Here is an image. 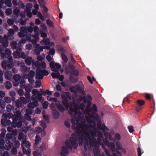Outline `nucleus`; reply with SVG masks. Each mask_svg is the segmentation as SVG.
<instances>
[{
    "mask_svg": "<svg viewBox=\"0 0 156 156\" xmlns=\"http://www.w3.org/2000/svg\"><path fill=\"white\" fill-rule=\"evenodd\" d=\"M80 120L79 118L74 117L71 119V122L73 124L71 127L75 130V133L76 134V132L81 133L85 129V128H87L88 125L84 123L80 122Z\"/></svg>",
    "mask_w": 156,
    "mask_h": 156,
    "instance_id": "f257e3e1",
    "label": "nucleus"
},
{
    "mask_svg": "<svg viewBox=\"0 0 156 156\" xmlns=\"http://www.w3.org/2000/svg\"><path fill=\"white\" fill-rule=\"evenodd\" d=\"M69 140H67L66 141L65 144L67 147L70 150H72L73 147L76 149L78 147L77 140H79V137H77L78 136L76 134L74 133L72 134Z\"/></svg>",
    "mask_w": 156,
    "mask_h": 156,
    "instance_id": "f03ea898",
    "label": "nucleus"
},
{
    "mask_svg": "<svg viewBox=\"0 0 156 156\" xmlns=\"http://www.w3.org/2000/svg\"><path fill=\"white\" fill-rule=\"evenodd\" d=\"M85 129L83 130L80 135H83V140H84V149H87V146L88 145L89 142V139L91 138L90 136V133L91 134V130L90 128L88 126L87 128H85Z\"/></svg>",
    "mask_w": 156,
    "mask_h": 156,
    "instance_id": "7ed1b4c3",
    "label": "nucleus"
},
{
    "mask_svg": "<svg viewBox=\"0 0 156 156\" xmlns=\"http://www.w3.org/2000/svg\"><path fill=\"white\" fill-rule=\"evenodd\" d=\"M49 74L48 71L45 69H41L40 68H37L36 70V79L42 80L44 77V76H47Z\"/></svg>",
    "mask_w": 156,
    "mask_h": 156,
    "instance_id": "20e7f679",
    "label": "nucleus"
},
{
    "mask_svg": "<svg viewBox=\"0 0 156 156\" xmlns=\"http://www.w3.org/2000/svg\"><path fill=\"white\" fill-rule=\"evenodd\" d=\"M85 118L87 122H90L91 123L95 125V121L99 120V116L98 114L95 113L90 114L88 116H85Z\"/></svg>",
    "mask_w": 156,
    "mask_h": 156,
    "instance_id": "39448f33",
    "label": "nucleus"
},
{
    "mask_svg": "<svg viewBox=\"0 0 156 156\" xmlns=\"http://www.w3.org/2000/svg\"><path fill=\"white\" fill-rule=\"evenodd\" d=\"M91 134L92 136L91 138L89 139V144L90 146L92 147L98 148L99 145L97 141V140L94 138V136H96V134L95 132L91 131Z\"/></svg>",
    "mask_w": 156,
    "mask_h": 156,
    "instance_id": "423d86ee",
    "label": "nucleus"
},
{
    "mask_svg": "<svg viewBox=\"0 0 156 156\" xmlns=\"http://www.w3.org/2000/svg\"><path fill=\"white\" fill-rule=\"evenodd\" d=\"M98 111V108L95 104L93 105L92 106L90 107L88 109L86 110V113L88 115L90 114L95 113Z\"/></svg>",
    "mask_w": 156,
    "mask_h": 156,
    "instance_id": "0eeeda50",
    "label": "nucleus"
},
{
    "mask_svg": "<svg viewBox=\"0 0 156 156\" xmlns=\"http://www.w3.org/2000/svg\"><path fill=\"white\" fill-rule=\"evenodd\" d=\"M145 104V101L139 99L137 101L136 103V106H135V110L137 112H139L140 110L141 109V106H142Z\"/></svg>",
    "mask_w": 156,
    "mask_h": 156,
    "instance_id": "6e6552de",
    "label": "nucleus"
},
{
    "mask_svg": "<svg viewBox=\"0 0 156 156\" xmlns=\"http://www.w3.org/2000/svg\"><path fill=\"white\" fill-rule=\"evenodd\" d=\"M35 49L34 51L36 55H40V52L42 51L44 49L43 46H41L38 44H37L35 46Z\"/></svg>",
    "mask_w": 156,
    "mask_h": 156,
    "instance_id": "1a4fd4ad",
    "label": "nucleus"
},
{
    "mask_svg": "<svg viewBox=\"0 0 156 156\" xmlns=\"http://www.w3.org/2000/svg\"><path fill=\"white\" fill-rule=\"evenodd\" d=\"M76 90V92L79 93H84V86L83 84L76 85L74 87Z\"/></svg>",
    "mask_w": 156,
    "mask_h": 156,
    "instance_id": "9d476101",
    "label": "nucleus"
},
{
    "mask_svg": "<svg viewBox=\"0 0 156 156\" xmlns=\"http://www.w3.org/2000/svg\"><path fill=\"white\" fill-rule=\"evenodd\" d=\"M81 100L83 101V103L86 104L87 102H91L92 100V98L91 95L88 94L87 95L86 97L83 96L80 97Z\"/></svg>",
    "mask_w": 156,
    "mask_h": 156,
    "instance_id": "9b49d317",
    "label": "nucleus"
},
{
    "mask_svg": "<svg viewBox=\"0 0 156 156\" xmlns=\"http://www.w3.org/2000/svg\"><path fill=\"white\" fill-rule=\"evenodd\" d=\"M38 1L41 7L43 8L44 10V12H47L48 9L45 6V1L44 0H38Z\"/></svg>",
    "mask_w": 156,
    "mask_h": 156,
    "instance_id": "f8f14e48",
    "label": "nucleus"
},
{
    "mask_svg": "<svg viewBox=\"0 0 156 156\" xmlns=\"http://www.w3.org/2000/svg\"><path fill=\"white\" fill-rule=\"evenodd\" d=\"M105 141L106 144L108 147H110L112 151H115V147L114 143L113 142H109L108 140L106 139Z\"/></svg>",
    "mask_w": 156,
    "mask_h": 156,
    "instance_id": "ddd939ff",
    "label": "nucleus"
},
{
    "mask_svg": "<svg viewBox=\"0 0 156 156\" xmlns=\"http://www.w3.org/2000/svg\"><path fill=\"white\" fill-rule=\"evenodd\" d=\"M1 123L2 125L5 126H9L11 125V121L7 118L6 119H2L1 120Z\"/></svg>",
    "mask_w": 156,
    "mask_h": 156,
    "instance_id": "4468645a",
    "label": "nucleus"
},
{
    "mask_svg": "<svg viewBox=\"0 0 156 156\" xmlns=\"http://www.w3.org/2000/svg\"><path fill=\"white\" fill-rule=\"evenodd\" d=\"M39 105L38 101L37 100L34 101L30 102L28 105V107L30 108H34L35 107L38 106Z\"/></svg>",
    "mask_w": 156,
    "mask_h": 156,
    "instance_id": "2eb2a0df",
    "label": "nucleus"
},
{
    "mask_svg": "<svg viewBox=\"0 0 156 156\" xmlns=\"http://www.w3.org/2000/svg\"><path fill=\"white\" fill-rule=\"evenodd\" d=\"M79 109V107H75L73 112L74 113V115H72V119L74 117H76V116L77 115H78V117L77 118H79L80 119L81 117L80 113V112L78 110Z\"/></svg>",
    "mask_w": 156,
    "mask_h": 156,
    "instance_id": "dca6fc26",
    "label": "nucleus"
},
{
    "mask_svg": "<svg viewBox=\"0 0 156 156\" xmlns=\"http://www.w3.org/2000/svg\"><path fill=\"white\" fill-rule=\"evenodd\" d=\"M13 123H12L13 126L14 127H17L18 128H20L22 125V122L21 121L16 120L13 121Z\"/></svg>",
    "mask_w": 156,
    "mask_h": 156,
    "instance_id": "f3484780",
    "label": "nucleus"
},
{
    "mask_svg": "<svg viewBox=\"0 0 156 156\" xmlns=\"http://www.w3.org/2000/svg\"><path fill=\"white\" fill-rule=\"evenodd\" d=\"M76 135L79 137V144L80 146H82L83 145V135H80V133H79L76 132Z\"/></svg>",
    "mask_w": 156,
    "mask_h": 156,
    "instance_id": "a211bd4d",
    "label": "nucleus"
},
{
    "mask_svg": "<svg viewBox=\"0 0 156 156\" xmlns=\"http://www.w3.org/2000/svg\"><path fill=\"white\" fill-rule=\"evenodd\" d=\"M56 106L60 112H64L65 108L63 106L60 104L59 101H58V102L56 103Z\"/></svg>",
    "mask_w": 156,
    "mask_h": 156,
    "instance_id": "6ab92c4d",
    "label": "nucleus"
},
{
    "mask_svg": "<svg viewBox=\"0 0 156 156\" xmlns=\"http://www.w3.org/2000/svg\"><path fill=\"white\" fill-rule=\"evenodd\" d=\"M41 139L40 136L38 135H37L36 136V139L35 140V143L34 144V146L35 147H37L38 144L41 142Z\"/></svg>",
    "mask_w": 156,
    "mask_h": 156,
    "instance_id": "aec40b11",
    "label": "nucleus"
},
{
    "mask_svg": "<svg viewBox=\"0 0 156 156\" xmlns=\"http://www.w3.org/2000/svg\"><path fill=\"white\" fill-rule=\"evenodd\" d=\"M12 72L7 71L5 73V78L8 80H10L12 78Z\"/></svg>",
    "mask_w": 156,
    "mask_h": 156,
    "instance_id": "412c9836",
    "label": "nucleus"
},
{
    "mask_svg": "<svg viewBox=\"0 0 156 156\" xmlns=\"http://www.w3.org/2000/svg\"><path fill=\"white\" fill-rule=\"evenodd\" d=\"M33 62H34V60H33L32 58L30 57H29L25 59L26 63L29 66L31 65L32 63L33 64Z\"/></svg>",
    "mask_w": 156,
    "mask_h": 156,
    "instance_id": "4be33fe9",
    "label": "nucleus"
},
{
    "mask_svg": "<svg viewBox=\"0 0 156 156\" xmlns=\"http://www.w3.org/2000/svg\"><path fill=\"white\" fill-rule=\"evenodd\" d=\"M15 104L17 108H23L24 106L21 101L19 100H17L15 102Z\"/></svg>",
    "mask_w": 156,
    "mask_h": 156,
    "instance_id": "5701e85b",
    "label": "nucleus"
},
{
    "mask_svg": "<svg viewBox=\"0 0 156 156\" xmlns=\"http://www.w3.org/2000/svg\"><path fill=\"white\" fill-rule=\"evenodd\" d=\"M20 10L17 7L15 8L13 10V14L15 15L16 18V19H17L18 16L20 15Z\"/></svg>",
    "mask_w": 156,
    "mask_h": 156,
    "instance_id": "b1692460",
    "label": "nucleus"
},
{
    "mask_svg": "<svg viewBox=\"0 0 156 156\" xmlns=\"http://www.w3.org/2000/svg\"><path fill=\"white\" fill-rule=\"evenodd\" d=\"M23 144H25L26 147H29L30 146V143L27 141L25 137L22 139V145Z\"/></svg>",
    "mask_w": 156,
    "mask_h": 156,
    "instance_id": "393cba45",
    "label": "nucleus"
},
{
    "mask_svg": "<svg viewBox=\"0 0 156 156\" xmlns=\"http://www.w3.org/2000/svg\"><path fill=\"white\" fill-rule=\"evenodd\" d=\"M52 116L55 119H57L59 116V113L56 110H53L52 111Z\"/></svg>",
    "mask_w": 156,
    "mask_h": 156,
    "instance_id": "a878e982",
    "label": "nucleus"
},
{
    "mask_svg": "<svg viewBox=\"0 0 156 156\" xmlns=\"http://www.w3.org/2000/svg\"><path fill=\"white\" fill-rule=\"evenodd\" d=\"M6 132V130L4 129H2L1 130V133L0 134V139H4Z\"/></svg>",
    "mask_w": 156,
    "mask_h": 156,
    "instance_id": "bb28decb",
    "label": "nucleus"
},
{
    "mask_svg": "<svg viewBox=\"0 0 156 156\" xmlns=\"http://www.w3.org/2000/svg\"><path fill=\"white\" fill-rule=\"evenodd\" d=\"M50 67L52 69V70L55 72H57L58 71L57 69L55 68V66L54 62H51L50 63Z\"/></svg>",
    "mask_w": 156,
    "mask_h": 156,
    "instance_id": "cd10ccee",
    "label": "nucleus"
},
{
    "mask_svg": "<svg viewBox=\"0 0 156 156\" xmlns=\"http://www.w3.org/2000/svg\"><path fill=\"white\" fill-rule=\"evenodd\" d=\"M14 66V64L12 61H9L7 63V69H11Z\"/></svg>",
    "mask_w": 156,
    "mask_h": 156,
    "instance_id": "c85d7f7f",
    "label": "nucleus"
},
{
    "mask_svg": "<svg viewBox=\"0 0 156 156\" xmlns=\"http://www.w3.org/2000/svg\"><path fill=\"white\" fill-rule=\"evenodd\" d=\"M46 22L48 26L50 27H54V25L52 21H51L50 19H47L46 20Z\"/></svg>",
    "mask_w": 156,
    "mask_h": 156,
    "instance_id": "c756f323",
    "label": "nucleus"
},
{
    "mask_svg": "<svg viewBox=\"0 0 156 156\" xmlns=\"http://www.w3.org/2000/svg\"><path fill=\"white\" fill-rule=\"evenodd\" d=\"M69 79L71 82L73 83H75L78 81V79L76 77H74L72 75L70 76Z\"/></svg>",
    "mask_w": 156,
    "mask_h": 156,
    "instance_id": "7c9ffc66",
    "label": "nucleus"
},
{
    "mask_svg": "<svg viewBox=\"0 0 156 156\" xmlns=\"http://www.w3.org/2000/svg\"><path fill=\"white\" fill-rule=\"evenodd\" d=\"M13 79L14 80L20 81L21 79V77L20 75L16 74L13 76Z\"/></svg>",
    "mask_w": 156,
    "mask_h": 156,
    "instance_id": "2f4dec72",
    "label": "nucleus"
},
{
    "mask_svg": "<svg viewBox=\"0 0 156 156\" xmlns=\"http://www.w3.org/2000/svg\"><path fill=\"white\" fill-rule=\"evenodd\" d=\"M37 99L39 101L42 102L44 101V98L42 97V94L39 92L37 95Z\"/></svg>",
    "mask_w": 156,
    "mask_h": 156,
    "instance_id": "473e14b6",
    "label": "nucleus"
},
{
    "mask_svg": "<svg viewBox=\"0 0 156 156\" xmlns=\"http://www.w3.org/2000/svg\"><path fill=\"white\" fill-rule=\"evenodd\" d=\"M68 72L71 74H73L76 76H78L79 74L78 70L76 69L73 70L68 71Z\"/></svg>",
    "mask_w": 156,
    "mask_h": 156,
    "instance_id": "72a5a7b5",
    "label": "nucleus"
},
{
    "mask_svg": "<svg viewBox=\"0 0 156 156\" xmlns=\"http://www.w3.org/2000/svg\"><path fill=\"white\" fill-rule=\"evenodd\" d=\"M12 147L11 144L9 143H7L5 144L4 147V149L7 150H9Z\"/></svg>",
    "mask_w": 156,
    "mask_h": 156,
    "instance_id": "f704fd0d",
    "label": "nucleus"
},
{
    "mask_svg": "<svg viewBox=\"0 0 156 156\" xmlns=\"http://www.w3.org/2000/svg\"><path fill=\"white\" fill-rule=\"evenodd\" d=\"M68 148H67L65 146L62 147V148L61 150L62 152H64L65 154H69V150Z\"/></svg>",
    "mask_w": 156,
    "mask_h": 156,
    "instance_id": "c9c22d12",
    "label": "nucleus"
},
{
    "mask_svg": "<svg viewBox=\"0 0 156 156\" xmlns=\"http://www.w3.org/2000/svg\"><path fill=\"white\" fill-rule=\"evenodd\" d=\"M20 86L22 88H24L25 86V81L24 79L22 78L20 79Z\"/></svg>",
    "mask_w": 156,
    "mask_h": 156,
    "instance_id": "e433bc0d",
    "label": "nucleus"
},
{
    "mask_svg": "<svg viewBox=\"0 0 156 156\" xmlns=\"http://www.w3.org/2000/svg\"><path fill=\"white\" fill-rule=\"evenodd\" d=\"M62 103L64 106L65 107L68 108L69 107V105L68 102V99L66 100L64 99V100L62 101Z\"/></svg>",
    "mask_w": 156,
    "mask_h": 156,
    "instance_id": "4c0bfd02",
    "label": "nucleus"
},
{
    "mask_svg": "<svg viewBox=\"0 0 156 156\" xmlns=\"http://www.w3.org/2000/svg\"><path fill=\"white\" fill-rule=\"evenodd\" d=\"M51 75L54 79L56 78H58L59 77V76H60V73L58 72L57 73H51Z\"/></svg>",
    "mask_w": 156,
    "mask_h": 156,
    "instance_id": "58836bf2",
    "label": "nucleus"
},
{
    "mask_svg": "<svg viewBox=\"0 0 156 156\" xmlns=\"http://www.w3.org/2000/svg\"><path fill=\"white\" fill-rule=\"evenodd\" d=\"M11 46L13 49H16L17 47V43L16 41H13L11 43Z\"/></svg>",
    "mask_w": 156,
    "mask_h": 156,
    "instance_id": "ea45409f",
    "label": "nucleus"
},
{
    "mask_svg": "<svg viewBox=\"0 0 156 156\" xmlns=\"http://www.w3.org/2000/svg\"><path fill=\"white\" fill-rule=\"evenodd\" d=\"M61 55L63 60L66 63L68 61V59L67 57L64 53H61Z\"/></svg>",
    "mask_w": 156,
    "mask_h": 156,
    "instance_id": "a19ab883",
    "label": "nucleus"
},
{
    "mask_svg": "<svg viewBox=\"0 0 156 156\" xmlns=\"http://www.w3.org/2000/svg\"><path fill=\"white\" fill-rule=\"evenodd\" d=\"M20 54L19 52L16 51L14 52L13 53L14 58H16L20 57Z\"/></svg>",
    "mask_w": 156,
    "mask_h": 156,
    "instance_id": "79ce46f5",
    "label": "nucleus"
},
{
    "mask_svg": "<svg viewBox=\"0 0 156 156\" xmlns=\"http://www.w3.org/2000/svg\"><path fill=\"white\" fill-rule=\"evenodd\" d=\"M20 31L23 33H25V34L27 33V29L25 27H21L20 29Z\"/></svg>",
    "mask_w": 156,
    "mask_h": 156,
    "instance_id": "37998d69",
    "label": "nucleus"
},
{
    "mask_svg": "<svg viewBox=\"0 0 156 156\" xmlns=\"http://www.w3.org/2000/svg\"><path fill=\"white\" fill-rule=\"evenodd\" d=\"M2 66L4 69L7 68V62L6 61H3L2 63Z\"/></svg>",
    "mask_w": 156,
    "mask_h": 156,
    "instance_id": "c03bdc74",
    "label": "nucleus"
},
{
    "mask_svg": "<svg viewBox=\"0 0 156 156\" xmlns=\"http://www.w3.org/2000/svg\"><path fill=\"white\" fill-rule=\"evenodd\" d=\"M35 74V72L32 70H31L28 73L27 76L28 77H33Z\"/></svg>",
    "mask_w": 156,
    "mask_h": 156,
    "instance_id": "a18cd8bd",
    "label": "nucleus"
},
{
    "mask_svg": "<svg viewBox=\"0 0 156 156\" xmlns=\"http://www.w3.org/2000/svg\"><path fill=\"white\" fill-rule=\"evenodd\" d=\"M12 87V84L9 81L6 82L5 87L8 89H9Z\"/></svg>",
    "mask_w": 156,
    "mask_h": 156,
    "instance_id": "49530a36",
    "label": "nucleus"
},
{
    "mask_svg": "<svg viewBox=\"0 0 156 156\" xmlns=\"http://www.w3.org/2000/svg\"><path fill=\"white\" fill-rule=\"evenodd\" d=\"M48 103L47 101H44L42 105L43 108L45 109H47L48 107Z\"/></svg>",
    "mask_w": 156,
    "mask_h": 156,
    "instance_id": "de8ad7c7",
    "label": "nucleus"
},
{
    "mask_svg": "<svg viewBox=\"0 0 156 156\" xmlns=\"http://www.w3.org/2000/svg\"><path fill=\"white\" fill-rule=\"evenodd\" d=\"M25 36L27 41H29L31 40V34H26Z\"/></svg>",
    "mask_w": 156,
    "mask_h": 156,
    "instance_id": "09e8293b",
    "label": "nucleus"
},
{
    "mask_svg": "<svg viewBox=\"0 0 156 156\" xmlns=\"http://www.w3.org/2000/svg\"><path fill=\"white\" fill-rule=\"evenodd\" d=\"M5 3V4L8 6L10 7L12 6V4L11 0H6Z\"/></svg>",
    "mask_w": 156,
    "mask_h": 156,
    "instance_id": "8fccbe9b",
    "label": "nucleus"
},
{
    "mask_svg": "<svg viewBox=\"0 0 156 156\" xmlns=\"http://www.w3.org/2000/svg\"><path fill=\"white\" fill-rule=\"evenodd\" d=\"M5 13L7 15H11L12 13V10L11 8H8L6 9Z\"/></svg>",
    "mask_w": 156,
    "mask_h": 156,
    "instance_id": "3c124183",
    "label": "nucleus"
},
{
    "mask_svg": "<svg viewBox=\"0 0 156 156\" xmlns=\"http://www.w3.org/2000/svg\"><path fill=\"white\" fill-rule=\"evenodd\" d=\"M34 31L35 33H36V34H39V28L37 26H34Z\"/></svg>",
    "mask_w": 156,
    "mask_h": 156,
    "instance_id": "603ef678",
    "label": "nucleus"
},
{
    "mask_svg": "<svg viewBox=\"0 0 156 156\" xmlns=\"http://www.w3.org/2000/svg\"><path fill=\"white\" fill-rule=\"evenodd\" d=\"M4 99L5 102L7 103H10L11 102V99L9 97H5Z\"/></svg>",
    "mask_w": 156,
    "mask_h": 156,
    "instance_id": "864d4df0",
    "label": "nucleus"
},
{
    "mask_svg": "<svg viewBox=\"0 0 156 156\" xmlns=\"http://www.w3.org/2000/svg\"><path fill=\"white\" fill-rule=\"evenodd\" d=\"M128 129L129 132L130 133H132L134 131V129L133 126H129L128 127Z\"/></svg>",
    "mask_w": 156,
    "mask_h": 156,
    "instance_id": "5fc2aeb1",
    "label": "nucleus"
},
{
    "mask_svg": "<svg viewBox=\"0 0 156 156\" xmlns=\"http://www.w3.org/2000/svg\"><path fill=\"white\" fill-rule=\"evenodd\" d=\"M39 67H41L43 69H45L46 68V64L44 62H40Z\"/></svg>",
    "mask_w": 156,
    "mask_h": 156,
    "instance_id": "6e6d98bb",
    "label": "nucleus"
},
{
    "mask_svg": "<svg viewBox=\"0 0 156 156\" xmlns=\"http://www.w3.org/2000/svg\"><path fill=\"white\" fill-rule=\"evenodd\" d=\"M115 137L116 140H119L121 139V136L120 134L118 133H116L115 135Z\"/></svg>",
    "mask_w": 156,
    "mask_h": 156,
    "instance_id": "4d7b16f0",
    "label": "nucleus"
},
{
    "mask_svg": "<svg viewBox=\"0 0 156 156\" xmlns=\"http://www.w3.org/2000/svg\"><path fill=\"white\" fill-rule=\"evenodd\" d=\"M25 136L23 133H20L19 135L18 139L19 140L22 139L24 138Z\"/></svg>",
    "mask_w": 156,
    "mask_h": 156,
    "instance_id": "13d9d810",
    "label": "nucleus"
},
{
    "mask_svg": "<svg viewBox=\"0 0 156 156\" xmlns=\"http://www.w3.org/2000/svg\"><path fill=\"white\" fill-rule=\"evenodd\" d=\"M32 48V45L31 44H28L26 45V49L30 51L31 50Z\"/></svg>",
    "mask_w": 156,
    "mask_h": 156,
    "instance_id": "bf43d9fd",
    "label": "nucleus"
},
{
    "mask_svg": "<svg viewBox=\"0 0 156 156\" xmlns=\"http://www.w3.org/2000/svg\"><path fill=\"white\" fill-rule=\"evenodd\" d=\"M2 43L4 48H6L8 46V41H4Z\"/></svg>",
    "mask_w": 156,
    "mask_h": 156,
    "instance_id": "052dcab7",
    "label": "nucleus"
},
{
    "mask_svg": "<svg viewBox=\"0 0 156 156\" xmlns=\"http://www.w3.org/2000/svg\"><path fill=\"white\" fill-rule=\"evenodd\" d=\"M42 129L40 127L36 128L35 131L37 133H39L42 131Z\"/></svg>",
    "mask_w": 156,
    "mask_h": 156,
    "instance_id": "680f3d73",
    "label": "nucleus"
},
{
    "mask_svg": "<svg viewBox=\"0 0 156 156\" xmlns=\"http://www.w3.org/2000/svg\"><path fill=\"white\" fill-rule=\"evenodd\" d=\"M7 22L9 26H11L14 23V21L11 19H9Z\"/></svg>",
    "mask_w": 156,
    "mask_h": 156,
    "instance_id": "e2e57ef3",
    "label": "nucleus"
},
{
    "mask_svg": "<svg viewBox=\"0 0 156 156\" xmlns=\"http://www.w3.org/2000/svg\"><path fill=\"white\" fill-rule=\"evenodd\" d=\"M5 102L3 101L0 100V105L1 107L4 108L5 107Z\"/></svg>",
    "mask_w": 156,
    "mask_h": 156,
    "instance_id": "0e129e2a",
    "label": "nucleus"
},
{
    "mask_svg": "<svg viewBox=\"0 0 156 156\" xmlns=\"http://www.w3.org/2000/svg\"><path fill=\"white\" fill-rule=\"evenodd\" d=\"M17 92L19 95L20 96H23L24 94L23 91L22 89L19 90H18Z\"/></svg>",
    "mask_w": 156,
    "mask_h": 156,
    "instance_id": "69168bd1",
    "label": "nucleus"
},
{
    "mask_svg": "<svg viewBox=\"0 0 156 156\" xmlns=\"http://www.w3.org/2000/svg\"><path fill=\"white\" fill-rule=\"evenodd\" d=\"M35 84L36 87H39L41 85V81L39 80H37L35 82Z\"/></svg>",
    "mask_w": 156,
    "mask_h": 156,
    "instance_id": "338daca9",
    "label": "nucleus"
},
{
    "mask_svg": "<svg viewBox=\"0 0 156 156\" xmlns=\"http://www.w3.org/2000/svg\"><path fill=\"white\" fill-rule=\"evenodd\" d=\"M33 154L34 156H41V154L38 152L34 151L33 152Z\"/></svg>",
    "mask_w": 156,
    "mask_h": 156,
    "instance_id": "774afa93",
    "label": "nucleus"
}]
</instances>
